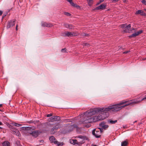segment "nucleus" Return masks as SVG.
Returning <instances> with one entry per match:
<instances>
[{
  "label": "nucleus",
  "mask_w": 146,
  "mask_h": 146,
  "mask_svg": "<svg viewBox=\"0 0 146 146\" xmlns=\"http://www.w3.org/2000/svg\"><path fill=\"white\" fill-rule=\"evenodd\" d=\"M127 101L121 102L120 103L117 104L113 105L108 106L107 108H98L93 109L90 110H88L85 112V113H87L88 112V115H94L98 113H101L98 116L99 121L103 120L107 117L108 114V113L110 112H116L117 111L122 108L126 106H127L130 104H126L122 106H121L122 105L125 104Z\"/></svg>",
  "instance_id": "1"
},
{
  "label": "nucleus",
  "mask_w": 146,
  "mask_h": 146,
  "mask_svg": "<svg viewBox=\"0 0 146 146\" xmlns=\"http://www.w3.org/2000/svg\"><path fill=\"white\" fill-rule=\"evenodd\" d=\"M83 113L84 119L83 121H82V123L84 124L99 121L98 116H92L93 115H89L87 114V113Z\"/></svg>",
  "instance_id": "2"
},
{
  "label": "nucleus",
  "mask_w": 146,
  "mask_h": 146,
  "mask_svg": "<svg viewBox=\"0 0 146 146\" xmlns=\"http://www.w3.org/2000/svg\"><path fill=\"white\" fill-rule=\"evenodd\" d=\"M49 139L51 143H53L58 146H61L63 144V143H60L57 141L53 136L50 137Z\"/></svg>",
  "instance_id": "3"
},
{
  "label": "nucleus",
  "mask_w": 146,
  "mask_h": 146,
  "mask_svg": "<svg viewBox=\"0 0 146 146\" xmlns=\"http://www.w3.org/2000/svg\"><path fill=\"white\" fill-rule=\"evenodd\" d=\"M10 128V130L13 134L17 136H19L20 134L19 132L18 129L15 128L12 126H11Z\"/></svg>",
  "instance_id": "4"
},
{
  "label": "nucleus",
  "mask_w": 146,
  "mask_h": 146,
  "mask_svg": "<svg viewBox=\"0 0 146 146\" xmlns=\"http://www.w3.org/2000/svg\"><path fill=\"white\" fill-rule=\"evenodd\" d=\"M42 132L40 130H35L32 131L30 133V134L32 136L36 138Z\"/></svg>",
  "instance_id": "5"
},
{
  "label": "nucleus",
  "mask_w": 146,
  "mask_h": 146,
  "mask_svg": "<svg viewBox=\"0 0 146 146\" xmlns=\"http://www.w3.org/2000/svg\"><path fill=\"white\" fill-rule=\"evenodd\" d=\"M15 21L16 20L13 19L12 20L9 21L7 26V29L10 28L14 26L15 25L14 23Z\"/></svg>",
  "instance_id": "6"
},
{
  "label": "nucleus",
  "mask_w": 146,
  "mask_h": 146,
  "mask_svg": "<svg viewBox=\"0 0 146 146\" xmlns=\"http://www.w3.org/2000/svg\"><path fill=\"white\" fill-rule=\"evenodd\" d=\"M60 120V117L57 116H52L48 119V120L51 122H53L54 121H59Z\"/></svg>",
  "instance_id": "7"
},
{
  "label": "nucleus",
  "mask_w": 146,
  "mask_h": 146,
  "mask_svg": "<svg viewBox=\"0 0 146 146\" xmlns=\"http://www.w3.org/2000/svg\"><path fill=\"white\" fill-rule=\"evenodd\" d=\"M64 131V133L70 132L72 131L73 130V126L71 125H69L68 127H66Z\"/></svg>",
  "instance_id": "8"
},
{
  "label": "nucleus",
  "mask_w": 146,
  "mask_h": 146,
  "mask_svg": "<svg viewBox=\"0 0 146 146\" xmlns=\"http://www.w3.org/2000/svg\"><path fill=\"white\" fill-rule=\"evenodd\" d=\"M106 5L104 4H102L100 6H98L94 10H97L99 9H102L103 10L106 8Z\"/></svg>",
  "instance_id": "9"
},
{
  "label": "nucleus",
  "mask_w": 146,
  "mask_h": 146,
  "mask_svg": "<svg viewBox=\"0 0 146 146\" xmlns=\"http://www.w3.org/2000/svg\"><path fill=\"white\" fill-rule=\"evenodd\" d=\"M142 32V30H140L139 31L135 32L133 33L131 35H130L129 36V37H134L141 34Z\"/></svg>",
  "instance_id": "10"
},
{
  "label": "nucleus",
  "mask_w": 146,
  "mask_h": 146,
  "mask_svg": "<svg viewBox=\"0 0 146 146\" xmlns=\"http://www.w3.org/2000/svg\"><path fill=\"white\" fill-rule=\"evenodd\" d=\"M84 142L82 141V142L78 141L76 139H72L70 141V143H71L73 144L74 145L76 144L80 145L82 143H84Z\"/></svg>",
  "instance_id": "11"
},
{
  "label": "nucleus",
  "mask_w": 146,
  "mask_h": 146,
  "mask_svg": "<svg viewBox=\"0 0 146 146\" xmlns=\"http://www.w3.org/2000/svg\"><path fill=\"white\" fill-rule=\"evenodd\" d=\"M42 25L43 27H50L52 26V24L49 23H46L44 22H42Z\"/></svg>",
  "instance_id": "12"
},
{
  "label": "nucleus",
  "mask_w": 146,
  "mask_h": 146,
  "mask_svg": "<svg viewBox=\"0 0 146 146\" xmlns=\"http://www.w3.org/2000/svg\"><path fill=\"white\" fill-rule=\"evenodd\" d=\"M92 134L96 137L97 138L100 137L101 136V133H96L95 131V130L92 131Z\"/></svg>",
  "instance_id": "13"
},
{
  "label": "nucleus",
  "mask_w": 146,
  "mask_h": 146,
  "mask_svg": "<svg viewBox=\"0 0 146 146\" xmlns=\"http://www.w3.org/2000/svg\"><path fill=\"white\" fill-rule=\"evenodd\" d=\"M135 14L136 15L140 14L142 16H145L146 15L145 13L143 11L141 10H138L136 12Z\"/></svg>",
  "instance_id": "14"
},
{
  "label": "nucleus",
  "mask_w": 146,
  "mask_h": 146,
  "mask_svg": "<svg viewBox=\"0 0 146 146\" xmlns=\"http://www.w3.org/2000/svg\"><path fill=\"white\" fill-rule=\"evenodd\" d=\"M121 27L122 28H124L125 29H130L131 27V25L130 24L127 25V24H125L122 25L121 26Z\"/></svg>",
  "instance_id": "15"
},
{
  "label": "nucleus",
  "mask_w": 146,
  "mask_h": 146,
  "mask_svg": "<svg viewBox=\"0 0 146 146\" xmlns=\"http://www.w3.org/2000/svg\"><path fill=\"white\" fill-rule=\"evenodd\" d=\"M67 1L69 2L70 5L72 6L76 7H80L77 5L76 4H74V3L72 2V0H66Z\"/></svg>",
  "instance_id": "16"
},
{
  "label": "nucleus",
  "mask_w": 146,
  "mask_h": 146,
  "mask_svg": "<svg viewBox=\"0 0 146 146\" xmlns=\"http://www.w3.org/2000/svg\"><path fill=\"white\" fill-rule=\"evenodd\" d=\"M99 125L103 129H106L108 127V125H105V123L104 122L101 123L99 124Z\"/></svg>",
  "instance_id": "17"
},
{
  "label": "nucleus",
  "mask_w": 146,
  "mask_h": 146,
  "mask_svg": "<svg viewBox=\"0 0 146 146\" xmlns=\"http://www.w3.org/2000/svg\"><path fill=\"white\" fill-rule=\"evenodd\" d=\"M3 146H10V143L8 141H5L2 143Z\"/></svg>",
  "instance_id": "18"
},
{
  "label": "nucleus",
  "mask_w": 146,
  "mask_h": 146,
  "mask_svg": "<svg viewBox=\"0 0 146 146\" xmlns=\"http://www.w3.org/2000/svg\"><path fill=\"white\" fill-rule=\"evenodd\" d=\"M128 144V141L127 140H126L121 142V146H127Z\"/></svg>",
  "instance_id": "19"
},
{
  "label": "nucleus",
  "mask_w": 146,
  "mask_h": 146,
  "mask_svg": "<svg viewBox=\"0 0 146 146\" xmlns=\"http://www.w3.org/2000/svg\"><path fill=\"white\" fill-rule=\"evenodd\" d=\"M64 26L67 28H69V29H72L74 27L72 25L66 23L64 24Z\"/></svg>",
  "instance_id": "20"
},
{
  "label": "nucleus",
  "mask_w": 146,
  "mask_h": 146,
  "mask_svg": "<svg viewBox=\"0 0 146 146\" xmlns=\"http://www.w3.org/2000/svg\"><path fill=\"white\" fill-rule=\"evenodd\" d=\"M65 36L68 37H71L72 36V32H68L65 33Z\"/></svg>",
  "instance_id": "21"
},
{
  "label": "nucleus",
  "mask_w": 146,
  "mask_h": 146,
  "mask_svg": "<svg viewBox=\"0 0 146 146\" xmlns=\"http://www.w3.org/2000/svg\"><path fill=\"white\" fill-rule=\"evenodd\" d=\"M58 125H56L55 127H54L51 129V132L52 133V134L54 133V130L58 128Z\"/></svg>",
  "instance_id": "22"
},
{
  "label": "nucleus",
  "mask_w": 146,
  "mask_h": 146,
  "mask_svg": "<svg viewBox=\"0 0 146 146\" xmlns=\"http://www.w3.org/2000/svg\"><path fill=\"white\" fill-rule=\"evenodd\" d=\"M108 122L111 124H115L117 122V120H115L114 121H113L110 119H109L108 120Z\"/></svg>",
  "instance_id": "23"
},
{
  "label": "nucleus",
  "mask_w": 146,
  "mask_h": 146,
  "mask_svg": "<svg viewBox=\"0 0 146 146\" xmlns=\"http://www.w3.org/2000/svg\"><path fill=\"white\" fill-rule=\"evenodd\" d=\"M72 32V36H76L79 35V33L76 32Z\"/></svg>",
  "instance_id": "24"
},
{
  "label": "nucleus",
  "mask_w": 146,
  "mask_h": 146,
  "mask_svg": "<svg viewBox=\"0 0 146 146\" xmlns=\"http://www.w3.org/2000/svg\"><path fill=\"white\" fill-rule=\"evenodd\" d=\"M93 130H95V132H96V133H101V131H100V130L99 128L94 129Z\"/></svg>",
  "instance_id": "25"
},
{
  "label": "nucleus",
  "mask_w": 146,
  "mask_h": 146,
  "mask_svg": "<svg viewBox=\"0 0 146 146\" xmlns=\"http://www.w3.org/2000/svg\"><path fill=\"white\" fill-rule=\"evenodd\" d=\"M13 125L17 126V127H19V126H21L22 125L21 124L17 123H13Z\"/></svg>",
  "instance_id": "26"
},
{
  "label": "nucleus",
  "mask_w": 146,
  "mask_h": 146,
  "mask_svg": "<svg viewBox=\"0 0 146 146\" xmlns=\"http://www.w3.org/2000/svg\"><path fill=\"white\" fill-rule=\"evenodd\" d=\"M130 29H126L123 30V32L125 33H129L130 32V31L129 30Z\"/></svg>",
  "instance_id": "27"
},
{
  "label": "nucleus",
  "mask_w": 146,
  "mask_h": 146,
  "mask_svg": "<svg viewBox=\"0 0 146 146\" xmlns=\"http://www.w3.org/2000/svg\"><path fill=\"white\" fill-rule=\"evenodd\" d=\"M88 2V4L90 6L92 4V0H87Z\"/></svg>",
  "instance_id": "28"
},
{
  "label": "nucleus",
  "mask_w": 146,
  "mask_h": 146,
  "mask_svg": "<svg viewBox=\"0 0 146 146\" xmlns=\"http://www.w3.org/2000/svg\"><path fill=\"white\" fill-rule=\"evenodd\" d=\"M82 44L84 46H85L87 47H89L90 46L89 44L88 43H83Z\"/></svg>",
  "instance_id": "29"
},
{
  "label": "nucleus",
  "mask_w": 146,
  "mask_h": 146,
  "mask_svg": "<svg viewBox=\"0 0 146 146\" xmlns=\"http://www.w3.org/2000/svg\"><path fill=\"white\" fill-rule=\"evenodd\" d=\"M64 15L68 16H70L71 15V14L70 13L65 12H64Z\"/></svg>",
  "instance_id": "30"
},
{
  "label": "nucleus",
  "mask_w": 146,
  "mask_h": 146,
  "mask_svg": "<svg viewBox=\"0 0 146 146\" xmlns=\"http://www.w3.org/2000/svg\"><path fill=\"white\" fill-rule=\"evenodd\" d=\"M72 126H73V129L74 128H78V126L77 124H74L73 125H71Z\"/></svg>",
  "instance_id": "31"
},
{
  "label": "nucleus",
  "mask_w": 146,
  "mask_h": 146,
  "mask_svg": "<svg viewBox=\"0 0 146 146\" xmlns=\"http://www.w3.org/2000/svg\"><path fill=\"white\" fill-rule=\"evenodd\" d=\"M141 2L143 4L146 5V1L145 0H142L141 1Z\"/></svg>",
  "instance_id": "32"
},
{
  "label": "nucleus",
  "mask_w": 146,
  "mask_h": 146,
  "mask_svg": "<svg viewBox=\"0 0 146 146\" xmlns=\"http://www.w3.org/2000/svg\"><path fill=\"white\" fill-rule=\"evenodd\" d=\"M82 35L83 36H88L89 35L88 34L85 33H84L82 34Z\"/></svg>",
  "instance_id": "33"
},
{
  "label": "nucleus",
  "mask_w": 146,
  "mask_h": 146,
  "mask_svg": "<svg viewBox=\"0 0 146 146\" xmlns=\"http://www.w3.org/2000/svg\"><path fill=\"white\" fill-rule=\"evenodd\" d=\"M84 126L85 127H89L91 126V125L89 124H88L87 125H85Z\"/></svg>",
  "instance_id": "34"
},
{
  "label": "nucleus",
  "mask_w": 146,
  "mask_h": 146,
  "mask_svg": "<svg viewBox=\"0 0 146 146\" xmlns=\"http://www.w3.org/2000/svg\"><path fill=\"white\" fill-rule=\"evenodd\" d=\"M52 114H51V113L49 114H47V117H51V116H52Z\"/></svg>",
  "instance_id": "35"
},
{
  "label": "nucleus",
  "mask_w": 146,
  "mask_h": 146,
  "mask_svg": "<svg viewBox=\"0 0 146 146\" xmlns=\"http://www.w3.org/2000/svg\"><path fill=\"white\" fill-rule=\"evenodd\" d=\"M119 0H111L112 2L113 3H115V2Z\"/></svg>",
  "instance_id": "36"
},
{
  "label": "nucleus",
  "mask_w": 146,
  "mask_h": 146,
  "mask_svg": "<svg viewBox=\"0 0 146 146\" xmlns=\"http://www.w3.org/2000/svg\"><path fill=\"white\" fill-rule=\"evenodd\" d=\"M100 129V131H101V134L103 132V129L102 128H99Z\"/></svg>",
  "instance_id": "37"
},
{
  "label": "nucleus",
  "mask_w": 146,
  "mask_h": 146,
  "mask_svg": "<svg viewBox=\"0 0 146 146\" xmlns=\"http://www.w3.org/2000/svg\"><path fill=\"white\" fill-rule=\"evenodd\" d=\"M129 52H130L129 51H126L124 52L123 53L124 54H127Z\"/></svg>",
  "instance_id": "38"
},
{
  "label": "nucleus",
  "mask_w": 146,
  "mask_h": 146,
  "mask_svg": "<svg viewBox=\"0 0 146 146\" xmlns=\"http://www.w3.org/2000/svg\"><path fill=\"white\" fill-rule=\"evenodd\" d=\"M79 137L82 139H84V137L83 136H80Z\"/></svg>",
  "instance_id": "39"
},
{
  "label": "nucleus",
  "mask_w": 146,
  "mask_h": 146,
  "mask_svg": "<svg viewBox=\"0 0 146 146\" xmlns=\"http://www.w3.org/2000/svg\"><path fill=\"white\" fill-rule=\"evenodd\" d=\"M3 13V11H1L0 10V15H1Z\"/></svg>",
  "instance_id": "40"
},
{
  "label": "nucleus",
  "mask_w": 146,
  "mask_h": 146,
  "mask_svg": "<svg viewBox=\"0 0 146 146\" xmlns=\"http://www.w3.org/2000/svg\"><path fill=\"white\" fill-rule=\"evenodd\" d=\"M18 25H16V29L17 31L18 30V28H17V27H18Z\"/></svg>",
  "instance_id": "41"
},
{
  "label": "nucleus",
  "mask_w": 146,
  "mask_h": 146,
  "mask_svg": "<svg viewBox=\"0 0 146 146\" xmlns=\"http://www.w3.org/2000/svg\"><path fill=\"white\" fill-rule=\"evenodd\" d=\"M102 3V2H100V1L97 4V5H98L99 4H100V3Z\"/></svg>",
  "instance_id": "42"
},
{
  "label": "nucleus",
  "mask_w": 146,
  "mask_h": 146,
  "mask_svg": "<svg viewBox=\"0 0 146 146\" xmlns=\"http://www.w3.org/2000/svg\"><path fill=\"white\" fill-rule=\"evenodd\" d=\"M146 99V96L145 97V98H143V99H142L141 100L142 101L143 100H145Z\"/></svg>",
  "instance_id": "43"
},
{
  "label": "nucleus",
  "mask_w": 146,
  "mask_h": 146,
  "mask_svg": "<svg viewBox=\"0 0 146 146\" xmlns=\"http://www.w3.org/2000/svg\"><path fill=\"white\" fill-rule=\"evenodd\" d=\"M64 122H67L68 121H67V119H64Z\"/></svg>",
  "instance_id": "44"
},
{
  "label": "nucleus",
  "mask_w": 146,
  "mask_h": 146,
  "mask_svg": "<svg viewBox=\"0 0 146 146\" xmlns=\"http://www.w3.org/2000/svg\"><path fill=\"white\" fill-rule=\"evenodd\" d=\"M91 146H97L96 145H95L93 144H92L91 145Z\"/></svg>",
  "instance_id": "45"
},
{
  "label": "nucleus",
  "mask_w": 146,
  "mask_h": 146,
  "mask_svg": "<svg viewBox=\"0 0 146 146\" xmlns=\"http://www.w3.org/2000/svg\"><path fill=\"white\" fill-rule=\"evenodd\" d=\"M127 0H123V1L124 2H126Z\"/></svg>",
  "instance_id": "46"
},
{
  "label": "nucleus",
  "mask_w": 146,
  "mask_h": 146,
  "mask_svg": "<svg viewBox=\"0 0 146 146\" xmlns=\"http://www.w3.org/2000/svg\"><path fill=\"white\" fill-rule=\"evenodd\" d=\"M132 30H135V29H134V28H133V29H132V30H131L130 29V32L131 31H132Z\"/></svg>",
  "instance_id": "47"
},
{
  "label": "nucleus",
  "mask_w": 146,
  "mask_h": 146,
  "mask_svg": "<svg viewBox=\"0 0 146 146\" xmlns=\"http://www.w3.org/2000/svg\"><path fill=\"white\" fill-rule=\"evenodd\" d=\"M67 124H64V127H66V126L67 127Z\"/></svg>",
  "instance_id": "48"
},
{
  "label": "nucleus",
  "mask_w": 146,
  "mask_h": 146,
  "mask_svg": "<svg viewBox=\"0 0 146 146\" xmlns=\"http://www.w3.org/2000/svg\"><path fill=\"white\" fill-rule=\"evenodd\" d=\"M100 2H103L104 1V0H100Z\"/></svg>",
  "instance_id": "49"
},
{
  "label": "nucleus",
  "mask_w": 146,
  "mask_h": 146,
  "mask_svg": "<svg viewBox=\"0 0 146 146\" xmlns=\"http://www.w3.org/2000/svg\"><path fill=\"white\" fill-rule=\"evenodd\" d=\"M2 125V123L0 121V125Z\"/></svg>",
  "instance_id": "50"
},
{
  "label": "nucleus",
  "mask_w": 146,
  "mask_h": 146,
  "mask_svg": "<svg viewBox=\"0 0 146 146\" xmlns=\"http://www.w3.org/2000/svg\"><path fill=\"white\" fill-rule=\"evenodd\" d=\"M64 52H66V48H64Z\"/></svg>",
  "instance_id": "51"
},
{
  "label": "nucleus",
  "mask_w": 146,
  "mask_h": 146,
  "mask_svg": "<svg viewBox=\"0 0 146 146\" xmlns=\"http://www.w3.org/2000/svg\"><path fill=\"white\" fill-rule=\"evenodd\" d=\"M2 104H0V107H2Z\"/></svg>",
  "instance_id": "52"
},
{
  "label": "nucleus",
  "mask_w": 146,
  "mask_h": 146,
  "mask_svg": "<svg viewBox=\"0 0 146 146\" xmlns=\"http://www.w3.org/2000/svg\"><path fill=\"white\" fill-rule=\"evenodd\" d=\"M64 50V48H62V49L61 50V51H63Z\"/></svg>",
  "instance_id": "53"
},
{
  "label": "nucleus",
  "mask_w": 146,
  "mask_h": 146,
  "mask_svg": "<svg viewBox=\"0 0 146 146\" xmlns=\"http://www.w3.org/2000/svg\"><path fill=\"white\" fill-rule=\"evenodd\" d=\"M2 128L0 127V129H1Z\"/></svg>",
  "instance_id": "54"
},
{
  "label": "nucleus",
  "mask_w": 146,
  "mask_h": 146,
  "mask_svg": "<svg viewBox=\"0 0 146 146\" xmlns=\"http://www.w3.org/2000/svg\"><path fill=\"white\" fill-rule=\"evenodd\" d=\"M83 115V114H81V115H82H82Z\"/></svg>",
  "instance_id": "55"
},
{
  "label": "nucleus",
  "mask_w": 146,
  "mask_h": 146,
  "mask_svg": "<svg viewBox=\"0 0 146 146\" xmlns=\"http://www.w3.org/2000/svg\"><path fill=\"white\" fill-rule=\"evenodd\" d=\"M18 146H21L20 145H18Z\"/></svg>",
  "instance_id": "56"
}]
</instances>
